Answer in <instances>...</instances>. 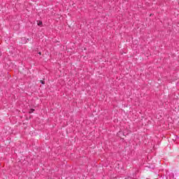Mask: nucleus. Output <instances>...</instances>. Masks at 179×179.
Listing matches in <instances>:
<instances>
[{"instance_id":"f03ea898","label":"nucleus","mask_w":179,"mask_h":179,"mask_svg":"<svg viewBox=\"0 0 179 179\" xmlns=\"http://www.w3.org/2000/svg\"><path fill=\"white\" fill-rule=\"evenodd\" d=\"M31 113H34V109L32 108L29 110V114H31Z\"/></svg>"},{"instance_id":"20e7f679","label":"nucleus","mask_w":179,"mask_h":179,"mask_svg":"<svg viewBox=\"0 0 179 179\" xmlns=\"http://www.w3.org/2000/svg\"><path fill=\"white\" fill-rule=\"evenodd\" d=\"M39 55H41V52H39Z\"/></svg>"},{"instance_id":"f257e3e1","label":"nucleus","mask_w":179,"mask_h":179,"mask_svg":"<svg viewBox=\"0 0 179 179\" xmlns=\"http://www.w3.org/2000/svg\"><path fill=\"white\" fill-rule=\"evenodd\" d=\"M38 26H40V27H41V26H43V22L39 21V22H38Z\"/></svg>"},{"instance_id":"7ed1b4c3","label":"nucleus","mask_w":179,"mask_h":179,"mask_svg":"<svg viewBox=\"0 0 179 179\" xmlns=\"http://www.w3.org/2000/svg\"><path fill=\"white\" fill-rule=\"evenodd\" d=\"M41 83H42V85H44V81L41 80Z\"/></svg>"}]
</instances>
